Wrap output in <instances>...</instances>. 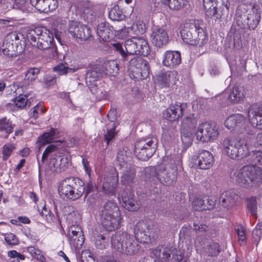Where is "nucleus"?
I'll return each instance as SVG.
<instances>
[{"instance_id":"obj_1","label":"nucleus","mask_w":262,"mask_h":262,"mask_svg":"<svg viewBox=\"0 0 262 262\" xmlns=\"http://www.w3.org/2000/svg\"><path fill=\"white\" fill-rule=\"evenodd\" d=\"M96 189L95 183L89 180L86 184L77 177H69L62 180L58 187L60 196L64 200L75 201L84 194V200Z\"/></svg>"},{"instance_id":"obj_2","label":"nucleus","mask_w":262,"mask_h":262,"mask_svg":"<svg viewBox=\"0 0 262 262\" xmlns=\"http://www.w3.org/2000/svg\"><path fill=\"white\" fill-rule=\"evenodd\" d=\"M223 146L224 151L231 159H242L247 156L249 146L262 147V133L258 134L256 139L252 134H248L244 139L226 138Z\"/></svg>"},{"instance_id":"obj_3","label":"nucleus","mask_w":262,"mask_h":262,"mask_svg":"<svg viewBox=\"0 0 262 262\" xmlns=\"http://www.w3.org/2000/svg\"><path fill=\"white\" fill-rule=\"evenodd\" d=\"M246 7L245 4H242L236 8L235 15L236 23L241 29L254 30L260 20L262 6L254 4L249 13H247Z\"/></svg>"},{"instance_id":"obj_4","label":"nucleus","mask_w":262,"mask_h":262,"mask_svg":"<svg viewBox=\"0 0 262 262\" xmlns=\"http://www.w3.org/2000/svg\"><path fill=\"white\" fill-rule=\"evenodd\" d=\"M204 22L201 19H192L184 23L180 31L183 41L190 45L195 46L200 40L202 43L206 37Z\"/></svg>"},{"instance_id":"obj_5","label":"nucleus","mask_w":262,"mask_h":262,"mask_svg":"<svg viewBox=\"0 0 262 262\" xmlns=\"http://www.w3.org/2000/svg\"><path fill=\"white\" fill-rule=\"evenodd\" d=\"M60 142L55 141L48 145L42 154V162L49 158L48 167L52 172H60L64 170L69 165V159L61 152Z\"/></svg>"},{"instance_id":"obj_6","label":"nucleus","mask_w":262,"mask_h":262,"mask_svg":"<svg viewBox=\"0 0 262 262\" xmlns=\"http://www.w3.org/2000/svg\"><path fill=\"white\" fill-rule=\"evenodd\" d=\"M111 244L118 252L129 255L137 253L140 247L133 236L125 231H119L113 235Z\"/></svg>"},{"instance_id":"obj_7","label":"nucleus","mask_w":262,"mask_h":262,"mask_svg":"<svg viewBox=\"0 0 262 262\" xmlns=\"http://www.w3.org/2000/svg\"><path fill=\"white\" fill-rule=\"evenodd\" d=\"M111 244L118 252L129 255L137 253L140 247L133 236L125 231H119L113 235Z\"/></svg>"},{"instance_id":"obj_8","label":"nucleus","mask_w":262,"mask_h":262,"mask_svg":"<svg viewBox=\"0 0 262 262\" xmlns=\"http://www.w3.org/2000/svg\"><path fill=\"white\" fill-rule=\"evenodd\" d=\"M101 223L106 230L113 231L119 227L121 220L119 208L114 201L106 202L100 211Z\"/></svg>"},{"instance_id":"obj_9","label":"nucleus","mask_w":262,"mask_h":262,"mask_svg":"<svg viewBox=\"0 0 262 262\" xmlns=\"http://www.w3.org/2000/svg\"><path fill=\"white\" fill-rule=\"evenodd\" d=\"M203 0V6L206 15L209 18L221 21L222 18L228 17L230 3L228 0Z\"/></svg>"},{"instance_id":"obj_10","label":"nucleus","mask_w":262,"mask_h":262,"mask_svg":"<svg viewBox=\"0 0 262 262\" xmlns=\"http://www.w3.org/2000/svg\"><path fill=\"white\" fill-rule=\"evenodd\" d=\"M166 163L158 169V179L165 185H170L176 181L178 174V167L174 160L170 157L166 158Z\"/></svg>"},{"instance_id":"obj_11","label":"nucleus","mask_w":262,"mask_h":262,"mask_svg":"<svg viewBox=\"0 0 262 262\" xmlns=\"http://www.w3.org/2000/svg\"><path fill=\"white\" fill-rule=\"evenodd\" d=\"M158 145L156 138L141 139L137 141L135 146V154L138 159L146 161L155 152Z\"/></svg>"},{"instance_id":"obj_12","label":"nucleus","mask_w":262,"mask_h":262,"mask_svg":"<svg viewBox=\"0 0 262 262\" xmlns=\"http://www.w3.org/2000/svg\"><path fill=\"white\" fill-rule=\"evenodd\" d=\"M158 229L150 222L139 221L134 228L135 237L141 242H155L158 237Z\"/></svg>"},{"instance_id":"obj_13","label":"nucleus","mask_w":262,"mask_h":262,"mask_svg":"<svg viewBox=\"0 0 262 262\" xmlns=\"http://www.w3.org/2000/svg\"><path fill=\"white\" fill-rule=\"evenodd\" d=\"M218 135L216 125L214 123L208 122L200 124L196 133L197 139L203 143L214 140Z\"/></svg>"},{"instance_id":"obj_14","label":"nucleus","mask_w":262,"mask_h":262,"mask_svg":"<svg viewBox=\"0 0 262 262\" xmlns=\"http://www.w3.org/2000/svg\"><path fill=\"white\" fill-rule=\"evenodd\" d=\"M128 70L134 78L139 79L145 78L149 73L148 63L141 57L132 59Z\"/></svg>"},{"instance_id":"obj_15","label":"nucleus","mask_w":262,"mask_h":262,"mask_svg":"<svg viewBox=\"0 0 262 262\" xmlns=\"http://www.w3.org/2000/svg\"><path fill=\"white\" fill-rule=\"evenodd\" d=\"M118 199L122 206L129 211H136L140 208V205L135 199L134 192L131 190H123L119 192Z\"/></svg>"},{"instance_id":"obj_16","label":"nucleus","mask_w":262,"mask_h":262,"mask_svg":"<svg viewBox=\"0 0 262 262\" xmlns=\"http://www.w3.org/2000/svg\"><path fill=\"white\" fill-rule=\"evenodd\" d=\"M110 48L111 46L114 47L115 49H123V46L125 49H148V45L147 41L143 38L133 37L127 39L123 45V43H110L108 45Z\"/></svg>"},{"instance_id":"obj_17","label":"nucleus","mask_w":262,"mask_h":262,"mask_svg":"<svg viewBox=\"0 0 262 262\" xmlns=\"http://www.w3.org/2000/svg\"><path fill=\"white\" fill-rule=\"evenodd\" d=\"M186 103H179L171 105L163 112L164 118L170 121L177 120L181 117L187 108Z\"/></svg>"},{"instance_id":"obj_18","label":"nucleus","mask_w":262,"mask_h":262,"mask_svg":"<svg viewBox=\"0 0 262 262\" xmlns=\"http://www.w3.org/2000/svg\"><path fill=\"white\" fill-rule=\"evenodd\" d=\"M248 118L254 127L262 129V104L252 105L248 111Z\"/></svg>"},{"instance_id":"obj_19","label":"nucleus","mask_w":262,"mask_h":262,"mask_svg":"<svg viewBox=\"0 0 262 262\" xmlns=\"http://www.w3.org/2000/svg\"><path fill=\"white\" fill-rule=\"evenodd\" d=\"M215 205L214 199L207 196L202 198H196L192 202V208L196 211L212 210Z\"/></svg>"},{"instance_id":"obj_20","label":"nucleus","mask_w":262,"mask_h":262,"mask_svg":"<svg viewBox=\"0 0 262 262\" xmlns=\"http://www.w3.org/2000/svg\"><path fill=\"white\" fill-rule=\"evenodd\" d=\"M30 2L36 9L44 13L53 11L58 7L57 0H30Z\"/></svg>"},{"instance_id":"obj_21","label":"nucleus","mask_w":262,"mask_h":262,"mask_svg":"<svg viewBox=\"0 0 262 262\" xmlns=\"http://www.w3.org/2000/svg\"><path fill=\"white\" fill-rule=\"evenodd\" d=\"M118 183V174L115 171L111 175H107L104 178L102 187L105 193L109 195H115L116 188Z\"/></svg>"},{"instance_id":"obj_22","label":"nucleus","mask_w":262,"mask_h":262,"mask_svg":"<svg viewBox=\"0 0 262 262\" xmlns=\"http://www.w3.org/2000/svg\"><path fill=\"white\" fill-rule=\"evenodd\" d=\"M198 166L201 169H208L212 167L214 162L212 154L206 150L200 151L197 156Z\"/></svg>"},{"instance_id":"obj_23","label":"nucleus","mask_w":262,"mask_h":262,"mask_svg":"<svg viewBox=\"0 0 262 262\" xmlns=\"http://www.w3.org/2000/svg\"><path fill=\"white\" fill-rule=\"evenodd\" d=\"M247 176H248V185L257 186L262 182V169L256 166L247 165Z\"/></svg>"},{"instance_id":"obj_24","label":"nucleus","mask_w":262,"mask_h":262,"mask_svg":"<svg viewBox=\"0 0 262 262\" xmlns=\"http://www.w3.org/2000/svg\"><path fill=\"white\" fill-rule=\"evenodd\" d=\"M152 42L158 48H162L168 43L167 33L162 28H156L152 32Z\"/></svg>"},{"instance_id":"obj_25","label":"nucleus","mask_w":262,"mask_h":262,"mask_svg":"<svg viewBox=\"0 0 262 262\" xmlns=\"http://www.w3.org/2000/svg\"><path fill=\"white\" fill-rule=\"evenodd\" d=\"M113 27L105 22H101L98 25L97 33L100 40L107 42L114 36Z\"/></svg>"},{"instance_id":"obj_26","label":"nucleus","mask_w":262,"mask_h":262,"mask_svg":"<svg viewBox=\"0 0 262 262\" xmlns=\"http://www.w3.org/2000/svg\"><path fill=\"white\" fill-rule=\"evenodd\" d=\"M177 72L175 71L161 72L157 76V83L162 88L169 87L170 83L174 82Z\"/></svg>"},{"instance_id":"obj_27","label":"nucleus","mask_w":262,"mask_h":262,"mask_svg":"<svg viewBox=\"0 0 262 262\" xmlns=\"http://www.w3.org/2000/svg\"><path fill=\"white\" fill-rule=\"evenodd\" d=\"M238 198V195L233 189L223 192L220 197V203L225 207L228 208L232 206Z\"/></svg>"},{"instance_id":"obj_28","label":"nucleus","mask_w":262,"mask_h":262,"mask_svg":"<svg viewBox=\"0 0 262 262\" xmlns=\"http://www.w3.org/2000/svg\"><path fill=\"white\" fill-rule=\"evenodd\" d=\"M247 166L243 167L239 170H236L231 174V179L233 182L237 183L241 186L248 185V176H247Z\"/></svg>"},{"instance_id":"obj_29","label":"nucleus","mask_w":262,"mask_h":262,"mask_svg":"<svg viewBox=\"0 0 262 262\" xmlns=\"http://www.w3.org/2000/svg\"><path fill=\"white\" fill-rule=\"evenodd\" d=\"M163 64L166 66H174L178 65L181 62L180 52L178 51H167L164 55Z\"/></svg>"},{"instance_id":"obj_30","label":"nucleus","mask_w":262,"mask_h":262,"mask_svg":"<svg viewBox=\"0 0 262 262\" xmlns=\"http://www.w3.org/2000/svg\"><path fill=\"white\" fill-rule=\"evenodd\" d=\"M15 124L7 117L0 118V137L7 139L9 135L13 131Z\"/></svg>"},{"instance_id":"obj_31","label":"nucleus","mask_w":262,"mask_h":262,"mask_svg":"<svg viewBox=\"0 0 262 262\" xmlns=\"http://www.w3.org/2000/svg\"><path fill=\"white\" fill-rule=\"evenodd\" d=\"M75 29V26H72L70 29L71 32V35L77 39H80L81 40H86L91 39L93 37L91 34V31L90 28L83 25V26L80 27L78 29V33L75 34V32L73 31Z\"/></svg>"},{"instance_id":"obj_32","label":"nucleus","mask_w":262,"mask_h":262,"mask_svg":"<svg viewBox=\"0 0 262 262\" xmlns=\"http://www.w3.org/2000/svg\"><path fill=\"white\" fill-rule=\"evenodd\" d=\"M104 64H96L94 65L88 72L86 76L92 80H96L97 79L105 76Z\"/></svg>"},{"instance_id":"obj_33","label":"nucleus","mask_w":262,"mask_h":262,"mask_svg":"<svg viewBox=\"0 0 262 262\" xmlns=\"http://www.w3.org/2000/svg\"><path fill=\"white\" fill-rule=\"evenodd\" d=\"M121 181L126 187L130 188L129 190L135 186L136 184V171L134 169H130L124 172L121 177Z\"/></svg>"},{"instance_id":"obj_34","label":"nucleus","mask_w":262,"mask_h":262,"mask_svg":"<svg viewBox=\"0 0 262 262\" xmlns=\"http://www.w3.org/2000/svg\"><path fill=\"white\" fill-rule=\"evenodd\" d=\"M245 120V117L242 114H233L225 120V125L229 129H234L239 124L242 123Z\"/></svg>"},{"instance_id":"obj_35","label":"nucleus","mask_w":262,"mask_h":262,"mask_svg":"<svg viewBox=\"0 0 262 262\" xmlns=\"http://www.w3.org/2000/svg\"><path fill=\"white\" fill-rule=\"evenodd\" d=\"M106 75L115 76L119 71L116 60H109L103 63Z\"/></svg>"},{"instance_id":"obj_36","label":"nucleus","mask_w":262,"mask_h":262,"mask_svg":"<svg viewBox=\"0 0 262 262\" xmlns=\"http://www.w3.org/2000/svg\"><path fill=\"white\" fill-rule=\"evenodd\" d=\"M219 247L217 243L212 242L204 247L203 252L206 256H217L220 252Z\"/></svg>"},{"instance_id":"obj_37","label":"nucleus","mask_w":262,"mask_h":262,"mask_svg":"<svg viewBox=\"0 0 262 262\" xmlns=\"http://www.w3.org/2000/svg\"><path fill=\"white\" fill-rule=\"evenodd\" d=\"M130 36L132 35H139L143 34L146 31L145 24L141 21H138L128 27Z\"/></svg>"},{"instance_id":"obj_38","label":"nucleus","mask_w":262,"mask_h":262,"mask_svg":"<svg viewBox=\"0 0 262 262\" xmlns=\"http://www.w3.org/2000/svg\"><path fill=\"white\" fill-rule=\"evenodd\" d=\"M108 16L112 20L116 21H121L125 18V15L123 13L118 6H115L111 9L109 12Z\"/></svg>"},{"instance_id":"obj_39","label":"nucleus","mask_w":262,"mask_h":262,"mask_svg":"<svg viewBox=\"0 0 262 262\" xmlns=\"http://www.w3.org/2000/svg\"><path fill=\"white\" fill-rule=\"evenodd\" d=\"M244 97V93L242 88L238 86L233 87L232 91L229 96L230 100L233 102L236 103L239 101Z\"/></svg>"},{"instance_id":"obj_40","label":"nucleus","mask_w":262,"mask_h":262,"mask_svg":"<svg viewBox=\"0 0 262 262\" xmlns=\"http://www.w3.org/2000/svg\"><path fill=\"white\" fill-rule=\"evenodd\" d=\"M247 161L251 163L250 165H262V151L260 150L253 151L249 155Z\"/></svg>"},{"instance_id":"obj_41","label":"nucleus","mask_w":262,"mask_h":262,"mask_svg":"<svg viewBox=\"0 0 262 262\" xmlns=\"http://www.w3.org/2000/svg\"><path fill=\"white\" fill-rule=\"evenodd\" d=\"M55 129L52 128L49 132L45 133L41 136L39 137L38 141L42 144L52 142L55 138Z\"/></svg>"},{"instance_id":"obj_42","label":"nucleus","mask_w":262,"mask_h":262,"mask_svg":"<svg viewBox=\"0 0 262 262\" xmlns=\"http://www.w3.org/2000/svg\"><path fill=\"white\" fill-rule=\"evenodd\" d=\"M129 152L124 148H120L117 154V162L120 167H123L126 165L128 160V154Z\"/></svg>"},{"instance_id":"obj_43","label":"nucleus","mask_w":262,"mask_h":262,"mask_svg":"<svg viewBox=\"0 0 262 262\" xmlns=\"http://www.w3.org/2000/svg\"><path fill=\"white\" fill-rule=\"evenodd\" d=\"M108 239L104 234H98L94 237L95 247L99 249H105L108 245Z\"/></svg>"},{"instance_id":"obj_44","label":"nucleus","mask_w":262,"mask_h":262,"mask_svg":"<svg viewBox=\"0 0 262 262\" xmlns=\"http://www.w3.org/2000/svg\"><path fill=\"white\" fill-rule=\"evenodd\" d=\"M13 102L15 105L20 108H24L27 105L29 107L31 105V103L27 100V97L26 95H20L18 97L13 98L11 100Z\"/></svg>"},{"instance_id":"obj_45","label":"nucleus","mask_w":262,"mask_h":262,"mask_svg":"<svg viewBox=\"0 0 262 262\" xmlns=\"http://www.w3.org/2000/svg\"><path fill=\"white\" fill-rule=\"evenodd\" d=\"M69 237L70 242H76L78 235L82 233L81 227L78 225H73L69 228Z\"/></svg>"},{"instance_id":"obj_46","label":"nucleus","mask_w":262,"mask_h":262,"mask_svg":"<svg viewBox=\"0 0 262 262\" xmlns=\"http://www.w3.org/2000/svg\"><path fill=\"white\" fill-rule=\"evenodd\" d=\"M146 181H151L154 180L155 178L158 179V170L154 167H148L145 168L144 170Z\"/></svg>"},{"instance_id":"obj_47","label":"nucleus","mask_w":262,"mask_h":262,"mask_svg":"<svg viewBox=\"0 0 262 262\" xmlns=\"http://www.w3.org/2000/svg\"><path fill=\"white\" fill-rule=\"evenodd\" d=\"M77 70L78 68H70L62 63L55 66L53 69V71L60 75H66L68 73H74Z\"/></svg>"},{"instance_id":"obj_48","label":"nucleus","mask_w":262,"mask_h":262,"mask_svg":"<svg viewBox=\"0 0 262 262\" xmlns=\"http://www.w3.org/2000/svg\"><path fill=\"white\" fill-rule=\"evenodd\" d=\"M247 208L249 212L253 216H256L257 215V202L256 199L254 197H251L247 199Z\"/></svg>"},{"instance_id":"obj_49","label":"nucleus","mask_w":262,"mask_h":262,"mask_svg":"<svg viewBox=\"0 0 262 262\" xmlns=\"http://www.w3.org/2000/svg\"><path fill=\"white\" fill-rule=\"evenodd\" d=\"M40 71V69L39 68H33L29 69L25 75V80L30 81H34L37 78Z\"/></svg>"},{"instance_id":"obj_50","label":"nucleus","mask_w":262,"mask_h":262,"mask_svg":"<svg viewBox=\"0 0 262 262\" xmlns=\"http://www.w3.org/2000/svg\"><path fill=\"white\" fill-rule=\"evenodd\" d=\"M15 147L11 144H6L3 147V160L6 161L11 156Z\"/></svg>"},{"instance_id":"obj_51","label":"nucleus","mask_w":262,"mask_h":262,"mask_svg":"<svg viewBox=\"0 0 262 262\" xmlns=\"http://www.w3.org/2000/svg\"><path fill=\"white\" fill-rule=\"evenodd\" d=\"M182 124L184 128L188 127L191 128L194 127L195 126L196 121L192 116H189L185 117L182 120Z\"/></svg>"},{"instance_id":"obj_52","label":"nucleus","mask_w":262,"mask_h":262,"mask_svg":"<svg viewBox=\"0 0 262 262\" xmlns=\"http://www.w3.org/2000/svg\"><path fill=\"white\" fill-rule=\"evenodd\" d=\"M112 127L111 128H107V133L104 135V139L106 141L107 144H108L110 141H112L113 139L114 138L116 133L115 129L116 127V125L115 123H114L112 125Z\"/></svg>"},{"instance_id":"obj_53","label":"nucleus","mask_w":262,"mask_h":262,"mask_svg":"<svg viewBox=\"0 0 262 262\" xmlns=\"http://www.w3.org/2000/svg\"><path fill=\"white\" fill-rule=\"evenodd\" d=\"M5 240L9 245L11 246L17 245L19 243L16 235L12 233H6L5 235Z\"/></svg>"},{"instance_id":"obj_54","label":"nucleus","mask_w":262,"mask_h":262,"mask_svg":"<svg viewBox=\"0 0 262 262\" xmlns=\"http://www.w3.org/2000/svg\"><path fill=\"white\" fill-rule=\"evenodd\" d=\"M15 40L9 39L7 38L6 42V46L3 49H17L19 48V46H20V49L23 47L21 45H18V40L16 39V36L15 37Z\"/></svg>"},{"instance_id":"obj_55","label":"nucleus","mask_w":262,"mask_h":262,"mask_svg":"<svg viewBox=\"0 0 262 262\" xmlns=\"http://www.w3.org/2000/svg\"><path fill=\"white\" fill-rule=\"evenodd\" d=\"M181 140L185 146L188 147L190 146L192 142L191 134L187 132L185 133V131L181 132Z\"/></svg>"},{"instance_id":"obj_56","label":"nucleus","mask_w":262,"mask_h":262,"mask_svg":"<svg viewBox=\"0 0 262 262\" xmlns=\"http://www.w3.org/2000/svg\"><path fill=\"white\" fill-rule=\"evenodd\" d=\"M82 262H97L95 260L94 256L90 250H86L82 254Z\"/></svg>"},{"instance_id":"obj_57","label":"nucleus","mask_w":262,"mask_h":262,"mask_svg":"<svg viewBox=\"0 0 262 262\" xmlns=\"http://www.w3.org/2000/svg\"><path fill=\"white\" fill-rule=\"evenodd\" d=\"M27 251L31 255L37 259L41 260V258H44V257L41 255V251L39 250L36 249L34 247H29Z\"/></svg>"},{"instance_id":"obj_58","label":"nucleus","mask_w":262,"mask_h":262,"mask_svg":"<svg viewBox=\"0 0 262 262\" xmlns=\"http://www.w3.org/2000/svg\"><path fill=\"white\" fill-rule=\"evenodd\" d=\"M83 17L88 23H91L95 19V15L92 10L87 9L84 10Z\"/></svg>"},{"instance_id":"obj_59","label":"nucleus","mask_w":262,"mask_h":262,"mask_svg":"<svg viewBox=\"0 0 262 262\" xmlns=\"http://www.w3.org/2000/svg\"><path fill=\"white\" fill-rule=\"evenodd\" d=\"M120 52V54L122 55V56L124 57L126 55V51L127 52V54H131V55H140L141 56H147L149 54L150 50H146L145 53H144V51H142L141 50H134V52H128V50H119Z\"/></svg>"},{"instance_id":"obj_60","label":"nucleus","mask_w":262,"mask_h":262,"mask_svg":"<svg viewBox=\"0 0 262 262\" xmlns=\"http://www.w3.org/2000/svg\"><path fill=\"white\" fill-rule=\"evenodd\" d=\"M75 26V29L73 30L74 32H75V34H77L78 32V29L80 28V27L83 26V25L80 24L78 21L75 20H69V24L68 26V33L71 35V32L70 31V29L72 27V26Z\"/></svg>"},{"instance_id":"obj_61","label":"nucleus","mask_w":262,"mask_h":262,"mask_svg":"<svg viewBox=\"0 0 262 262\" xmlns=\"http://www.w3.org/2000/svg\"><path fill=\"white\" fill-rule=\"evenodd\" d=\"M116 35L119 38L121 39H123L127 37L128 35H130V33L128 29V27H124V28L121 29L117 31L115 33Z\"/></svg>"},{"instance_id":"obj_62","label":"nucleus","mask_w":262,"mask_h":262,"mask_svg":"<svg viewBox=\"0 0 262 262\" xmlns=\"http://www.w3.org/2000/svg\"><path fill=\"white\" fill-rule=\"evenodd\" d=\"M176 3H174L176 7L173 8L172 10H179L187 6L188 3V0H176Z\"/></svg>"},{"instance_id":"obj_63","label":"nucleus","mask_w":262,"mask_h":262,"mask_svg":"<svg viewBox=\"0 0 262 262\" xmlns=\"http://www.w3.org/2000/svg\"><path fill=\"white\" fill-rule=\"evenodd\" d=\"M3 54L8 59H12L17 57L20 52L18 53L16 50H2Z\"/></svg>"},{"instance_id":"obj_64","label":"nucleus","mask_w":262,"mask_h":262,"mask_svg":"<svg viewBox=\"0 0 262 262\" xmlns=\"http://www.w3.org/2000/svg\"><path fill=\"white\" fill-rule=\"evenodd\" d=\"M56 83V80L55 76H46L45 78V84L47 87L53 85Z\"/></svg>"}]
</instances>
